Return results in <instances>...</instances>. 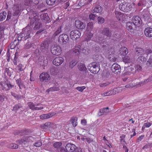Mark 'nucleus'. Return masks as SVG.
Segmentation results:
<instances>
[{
  "mask_svg": "<svg viewBox=\"0 0 152 152\" xmlns=\"http://www.w3.org/2000/svg\"><path fill=\"white\" fill-rule=\"evenodd\" d=\"M115 17L118 20H123L124 17V15L122 14L121 12L115 11Z\"/></svg>",
  "mask_w": 152,
  "mask_h": 152,
  "instance_id": "nucleus-30",
  "label": "nucleus"
},
{
  "mask_svg": "<svg viewBox=\"0 0 152 152\" xmlns=\"http://www.w3.org/2000/svg\"><path fill=\"white\" fill-rule=\"evenodd\" d=\"M68 35L65 34H63L60 35L58 38V42L61 44H64L66 43L69 40Z\"/></svg>",
  "mask_w": 152,
  "mask_h": 152,
  "instance_id": "nucleus-8",
  "label": "nucleus"
},
{
  "mask_svg": "<svg viewBox=\"0 0 152 152\" xmlns=\"http://www.w3.org/2000/svg\"><path fill=\"white\" fill-rule=\"evenodd\" d=\"M101 34L103 35V39L107 38H110L112 34V31L108 27H105L101 31Z\"/></svg>",
  "mask_w": 152,
  "mask_h": 152,
  "instance_id": "nucleus-3",
  "label": "nucleus"
},
{
  "mask_svg": "<svg viewBox=\"0 0 152 152\" xmlns=\"http://www.w3.org/2000/svg\"><path fill=\"white\" fill-rule=\"evenodd\" d=\"M56 114V113L53 112L50 113H48L43 114L40 116L41 119L43 120L49 118Z\"/></svg>",
  "mask_w": 152,
  "mask_h": 152,
  "instance_id": "nucleus-20",
  "label": "nucleus"
},
{
  "mask_svg": "<svg viewBox=\"0 0 152 152\" xmlns=\"http://www.w3.org/2000/svg\"><path fill=\"white\" fill-rule=\"evenodd\" d=\"M11 15L12 13L10 11H8L6 21H9L10 20H12L11 18Z\"/></svg>",
  "mask_w": 152,
  "mask_h": 152,
  "instance_id": "nucleus-62",
  "label": "nucleus"
},
{
  "mask_svg": "<svg viewBox=\"0 0 152 152\" xmlns=\"http://www.w3.org/2000/svg\"><path fill=\"white\" fill-rule=\"evenodd\" d=\"M119 8L121 11L125 12H127L129 11L127 4L126 3L121 4L119 5Z\"/></svg>",
  "mask_w": 152,
  "mask_h": 152,
  "instance_id": "nucleus-26",
  "label": "nucleus"
},
{
  "mask_svg": "<svg viewBox=\"0 0 152 152\" xmlns=\"http://www.w3.org/2000/svg\"><path fill=\"white\" fill-rule=\"evenodd\" d=\"M51 51L53 54L58 56L61 54V50L59 46L54 45L51 47Z\"/></svg>",
  "mask_w": 152,
  "mask_h": 152,
  "instance_id": "nucleus-7",
  "label": "nucleus"
},
{
  "mask_svg": "<svg viewBox=\"0 0 152 152\" xmlns=\"http://www.w3.org/2000/svg\"><path fill=\"white\" fill-rule=\"evenodd\" d=\"M76 146L71 143H68L65 146V148L66 150V152H73Z\"/></svg>",
  "mask_w": 152,
  "mask_h": 152,
  "instance_id": "nucleus-18",
  "label": "nucleus"
},
{
  "mask_svg": "<svg viewBox=\"0 0 152 152\" xmlns=\"http://www.w3.org/2000/svg\"><path fill=\"white\" fill-rule=\"evenodd\" d=\"M50 73L53 75H55L57 74V70L54 67H52L50 69Z\"/></svg>",
  "mask_w": 152,
  "mask_h": 152,
  "instance_id": "nucleus-55",
  "label": "nucleus"
},
{
  "mask_svg": "<svg viewBox=\"0 0 152 152\" xmlns=\"http://www.w3.org/2000/svg\"><path fill=\"white\" fill-rule=\"evenodd\" d=\"M24 5L25 6L31 7L32 5L31 0H25Z\"/></svg>",
  "mask_w": 152,
  "mask_h": 152,
  "instance_id": "nucleus-52",
  "label": "nucleus"
},
{
  "mask_svg": "<svg viewBox=\"0 0 152 152\" xmlns=\"http://www.w3.org/2000/svg\"><path fill=\"white\" fill-rule=\"evenodd\" d=\"M125 70L126 71V73L127 75H130L131 74H136L134 68L132 67L128 66L125 67Z\"/></svg>",
  "mask_w": 152,
  "mask_h": 152,
  "instance_id": "nucleus-17",
  "label": "nucleus"
},
{
  "mask_svg": "<svg viewBox=\"0 0 152 152\" xmlns=\"http://www.w3.org/2000/svg\"><path fill=\"white\" fill-rule=\"evenodd\" d=\"M18 145L15 143H11L9 145V148L11 149H16L18 148Z\"/></svg>",
  "mask_w": 152,
  "mask_h": 152,
  "instance_id": "nucleus-59",
  "label": "nucleus"
},
{
  "mask_svg": "<svg viewBox=\"0 0 152 152\" xmlns=\"http://www.w3.org/2000/svg\"><path fill=\"white\" fill-rule=\"evenodd\" d=\"M134 69L136 74H137L141 72L142 70V66L139 64L135 65L134 66Z\"/></svg>",
  "mask_w": 152,
  "mask_h": 152,
  "instance_id": "nucleus-32",
  "label": "nucleus"
},
{
  "mask_svg": "<svg viewBox=\"0 0 152 152\" xmlns=\"http://www.w3.org/2000/svg\"><path fill=\"white\" fill-rule=\"evenodd\" d=\"M22 8V6L21 4H14L12 7V15L13 16H17L20 12Z\"/></svg>",
  "mask_w": 152,
  "mask_h": 152,
  "instance_id": "nucleus-5",
  "label": "nucleus"
},
{
  "mask_svg": "<svg viewBox=\"0 0 152 152\" xmlns=\"http://www.w3.org/2000/svg\"><path fill=\"white\" fill-rule=\"evenodd\" d=\"M81 51L83 54L87 55L89 53L90 50L86 48H83L81 47Z\"/></svg>",
  "mask_w": 152,
  "mask_h": 152,
  "instance_id": "nucleus-44",
  "label": "nucleus"
},
{
  "mask_svg": "<svg viewBox=\"0 0 152 152\" xmlns=\"http://www.w3.org/2000/svg\"><path fill=\"white\" fill-rule=\"evenodd\" d=\"M7 7H10L13 4V1L12 0H6Z\"/></svg>",
  "mask_w": 152,
  "mask_h": 152,
  "instance_id": "nucleus-53",
  "label": "nucleus"
},
{
  "mask_svg": "<svg viewBox=\"0 0 152 152\" xmlns=\"http://www.w3.org/2000/svg\"><path fill=\"white\" fill-rule=\"evenodd\" d=\"M40 18L42 20L45 22H49L50 18L47 13L41 14L40 16Z\"/></svg>",
  "mask_w": 152,
  "mask_h": 152,
  "instance_id": "nucleus-24",
  "label": "nucleus"
},
{
  "mask_svg": "<svg viewBox=\"0 0 152 152\" xmlns=\"http://www.w3.org/2000/svg\"><path fill=\"white\" fill-rule=\"evenodd\" d=\"M150 80L149 78L147 79L146 80H144V81H142L138 83V84H137L138 86H142L145 83H148V82L150 81Z\"/></svg>",
  "mask_w": 152,
  "mask_h": 152,
  "instance_id": "nucleus-49",
  "label": "nucleus"
},
{
  "mask_svg": "<svg viewBox=\"0 0 152 152\" xmlns=\"http://www.w3.org/2000/svg\"><path fill=\"white\" fill-rule=\"evenodd\" d=\"M35 138V137L31 136H24L21 139L18 140L17 143L20 144L25 145L28 142L33 141Z\"/></svg>",
  "mask_w": 152,
  "mask_h": 152,
  "instance_id": "nucleus-4",
  "label": "nucleus"
},
{
  "mask_svg": "<svg viewBox=\"0 0 152 152\" xmlns=\"http://www.w3.org/2000/svg\"><path fill=\"white\" fill-rule=\"evenodd\" d=\"M75 26L78 29H83L85 28L86 24L85 23L77 20L75 22Z\"/></svg>",
  "mask_w": 152,
  "mask_h": 152,
  "instance_id": "nucleus-13",
  "label": "nucleus"
},
{
  "mask_svg": "<svg viewBox=\"0 0 152 152\" xmlns=\"http://www.w3.org/2000/svg\"><path fill=\"white\" fill-rule=\"evenodd\" d=\"M112 39L114 41H116L117 39H119L121 37L120 32L117 31H115L113 33L112 36Z\"/></svg>",
  "mask_w": 152,
  "mask_h": 152,
  "instance_id": "nucleus-27",
  "label": "nucleus"
},
{
  "mask_svg": "<svg viewBox=\"0 0 152 152\" xmlns=\"http://www.w3.org/2000/svg\"><path fill=\"white\" fill-rule=\"evenodd\" d=\"M7 13L4 11L0 13V21H2L4 20L6 17Z\"/></svg>",
  "mask_w": 152,
  "mask_h": 152,
  "instance_id": "nucleus-35",
  "label": "nucleus"
},
{
  "mask_svg": "<svg viewBox=\"0 0 152 152\" xmlns=\"http://www.w3.org/2000/svg\"><path fill=\"white\" fill-rule=\"evenodd\" d=\"M78 67L80 71H86L87 69L85 65L83 64L80 63L78 65Z\"/></svg>",
  "mask_w": 152,
  "mask_h": 152,
  "instance_id": "nucleus-34",
  "label": "nucleus"
},
{
  "mask_svg": "<svg viewBox=\"0 0 152 152\" xmlns=\"http://www.w3.org/2000/svg\"><path fill=\"white\" fill-rule=\"evenodd\" d=\"M0 84L2 87V90L4 91H8V89L5 86V85H6L5 82L1 81V82H0Z\"/></svg>",
  "mask_w": 152,
  "mask_h": 152,
  "instance_id": "nucleus-50",
  "label": "nucleus"
},
{
  "mask_svg": "<svg viewBox=\"0 0 152 152\" xmlns=\"http://www.w3.org/2000/svg\"><path fill=\"white\" fill-rule=\"evenodd\" d=\"M145 0H140L138 3L137 5L139 6H145Z\"/></svg>",
  "mask_w": 152,
  "mask_h": 152,
  "instance_id": "nucleus-58",
  "label": "nucleus"
},
{
  "mask_svg": "<svg viewBox=\"0 0 152 152\" xmlns=\"http://www.w3.org/2000/svg\"><path fill=\"white\" fill-rule=\"evenodd\" d=\"M93 23L92 22H89L87 24V31H89L93 29Z\"/></svg>",
  "mask_w": 152,
  "mask_h": 152,
  "instance_id": "nucleus-54",
  "label": "nucleus"
},
{
  "mask_svg": "<svg viewBox=\"0 0 152 152\" xmlns=\"http://www.w3.org/2000/svg\"><path fill=\"white\" fill-rule=\"evenodd\" d=\"M77 118L76 117H72L70 119V121L72 123L74 127H76L77 125V123L76 121H77Z\"/></svg>",
  "mask_w": 152,
  "mask_h": 152,
  "instance_id": "nucleus-37",
  "label": "nucleus"
},
{
  "mask_svg": "<svg viewBox=\"0 0 152 152\" xmlns=\"http://www.w3.org/2000/svg\"><path fill=\"white\" fill-rule=\"evenodd\" d=\"M144 33L145 36L148 37H152V28H145L144 31Z\"/></svg>",
  "mask_w": 152,
  "mask_h": 152,
  "instance_id": "nucleus-28",
  "label": "nucleus"
},
{
  "mask_svg": "<svg viewBox=\"0 0 152 152\" xmlns=\"http://www.w3.org/2000/svg\"><path fill=\"white\" fill-rule=\"evenodd\" d=\"M50 78L49 75L47 73L45 72L42 73L39 76L40 80L41 82L46 81L50 80Z\"/></svg>",
  "mask_w": 152,
  "mask_h": 152,
  "instance_id": "nucleus-12",
  "label": "nucleus"
},
{
  "mask_svg": "<svg viewBox=\"0 0 152 152\" xmlns=\"http://www.w3.org/2000/svg\"><path fill=\"white\" fill-rule=\"evenodd\" d=\"M120 53L121 55H125L128 53L127 48L124 47H121L120 50Z\"/></svg>",
  "mask_w": 152,
  "mask_h": 152,
  "instance_id": "nucleus-31",
  "label": "nucleus"
},
{
  "mask_svg": "<svg viewBox=\"0 0 152 152\" xmlns=\"http://www.w3.org/2000/svg\"><path fill=\"white\" fill-rule=\"evenodd\" d=\"M12 69V68H6L5 69V74L6 73L8 76L10 77L12 75L11 71Z\"/></svg>",
  "mask_w": 152,
  "mask_h": 152,
  "instance_id": "nucleus-46",
  "label": "nucleus"
},
{
  "mask_svg": "<svg viewBox=\"0 0 152 152\" xmlns=\"http://www.w3.org/2000/svg\"><path fill=\"white\" fill-rule=\"evenodd\" d=\"M135 53L136 55H141L143 52V50L141 48H136L134 50Z\"/></svg>",
  "mask_w": 152,
  "mask_h": 152,
  "instance_id": "nucleus-33",
  "label": "nucleus"
},
{
  "mask_svg": "<svg viewBox=\"0 0 152 152\" xmlns=\"http://www.w3.org/2000/svg\"><path fill=\"white\" fill-rule=\"evenodd\" d=\"M88 68L91 73L96 74L100 70L99 64L96 62H93L88 65Z\"/></svg>",
  "mask_w": 152,
  "mask_h": 152,
  "instance_id": "nucleus-2",
  "label": "nucleus"
},
{
  "mask_svg": "<svg viewBox=\"0 0 152 152\" xmlns=\"http://www.w3.org/2000/svg\"><path fill=\"white\" fill-rule=\"evenodd\" d=\"M62 143L60 142H56L53 145V146L54 147L56 148H60V146L62 145Z\"/></svg>",
  "mask_w": 152,
  "mask_h": 152,
  "instance_id": "nucleus-57",
  "label": "nucleus"
},
{
  "mask_svg": "<svg viewBox=\"0 0 152 152\" xmlns=\"http://www.w3.org/2000/svg\"><path fill=\"white\" fill-rule=\"evenodd\" d=\"M146 60V58L144 56H139L137 59V61L140 63H143Z\"/></svg>",
  "mask_w": 152,
  "mask_h": 152,
  "instance_id": "nucleus-47",
  "label": "nucleus"
},
{
  "mask_svg": "<svg viewBox=\"0 0 152 152\" xmlns=\"http://www.w3.org/2000/svg\"><path fill=\"white\" fill-rule=\"evenodd\" d=\"M132 21L135 26H140L142 24V20L139 16H135L132 18Z\"/></svg>",
  "mask_w": 152,
  "mask_h": 152,
  "instance_id": "nucleus-14",
  "label": "nucleus"
},
{
  "mask_svg": "<svg viewBox=\"0 0 152 152\" xmlns=\"http://www.w3.org/2000/svg\"><path fill=\"white\" fill-rule=\"evenodd\" d=\"M89 17L90 20H94L96 18V15L93 13H91L89 15Z\"/></svg>",
  "mask_w": 152,
  "mask_h": 152,
  "instance_id": "nucleus-61",
  "label": "nucleus"
},
{
  "mask_svg": "<svg viewBox=\"0 0 152 152\" xmlns=\"http://www.w3.org/2000/svg\"><path fill=\"white\" fill-rule=\"evenodd\" d=\"M61 32V26H60L58 28L57 30L53 34V36L54 37H55V36L58 35L59 34H60Z\"/></svg>",
  "mask_w": 152,
  "mask_h": 152,
  "instance_id": "nucleus-60",
  "label": "nucleus"
},
{
  "mask_svg": "<svg viewBox=\"0 0 152 152\" xmlns=\"http://www.w3.org/2000/svg\"><path fill=\"white\" fill-rule=\"evenodd\" d=\"M33 15L34 16L33 17L32 16L29 17V19H31L30 22V26L31 29L33 26L34 24H35L36 23L38 22L39 20V18L38 16L36 15V14L34 13Z\"/></svg>",
  "mask_w": 152,
  "mask_h": 152,
  "instance_id": "nucleus-10",
  "label": "nucleus"
},
{
  "mask_svg": "<svg viewBox=\"0 0 152 152\" xmlns=\"http://www.w3.org/2000/svg\"><path fill=\"white\" fill-rule=\"evenodd\" d=\"M136 28V26L132 22H129L126 23V28L128 31L132 32Z\"/></svg>",
  "mask_w": 152,
  "mask_h": 152,
  "instance_id": "nucleus-16",
  "label": "nucleus"
},
{
  "mask_svg": "<svg viewBox=\"0 0 152 152\" xmlns=\"http://www.w3.org/2000/svg\"><path fill=\"white\" fill-rule=\"evenodd\" d=\"M31 28L28 25L23 29L21 33L23 37L24 41L27 40V41L31 40V38L33 35V33H31Z\"/></svg>",
  "mask_w": 152,
  "mask_h": 152,
  "instance_id": "nucleus-1",
  "label": "nucleus"
},
{
  "mask_svg": "<svg viewBox=\"0 0 152 152\" xmlns=\"http://www.w3.org/2000/svg\"><path fill=\"white\" fill-rule=\"evenodd\" d=\"M124 62L125 63H129L132 61V59L129 56H125L123 59Z\"/></svg>",
  "mask_w": 152,
  "mask_h": 152,
  "instance_id": "nucleus-43",
  "label": "nucleus"
},
{
  "mask_svg": "<svg viewBox=\"0 0 152 152\" xmlns=\"http://www.w3.org/2000/svg\"><path fill=\"white\" fill-rule=\"evenodd\" d=\"M17 84L18 85L19 88L20 89H26V86L24 84L23 82L20 78L18 79L16 81Z\"/></svg>",
  "mask_w": 152,
  "mask_h": 152,
  "instance_id": "nucleus-23",
  "label": "nucleus"
},
{
  "mask_svg": "<svg viewBox=\"0 0 152 152\" xmlns=\"http://www.w3.org/2000/svg\"><path fill=\"white\" fill-rule=\"evenodd\" d=\"M48 42L47 41H44L41 45L40 49L42 51L45 52L48 50Z\"/></svg>",
  "mask_w": 152,
  "mask_h": 152,
  "instance_id": "nucleus-19",
  "label": "nucleus"
},
{
  "mask_svg": "<svg viewBox=\"0 0 152 152\" xmlns=\"http://www.w3.org/2000/svg\"><path fill=\"white\" fill-rule=\"evenodd\" d=\"M113 94V92L111 91H109L108 92L103 93L102 95L103 96H109L112 95Z\"/></svg>",
  "mask_w": 152,
  "mask_h": 152,
  "instance_id": "nucleus-63",
  "label": "nucleus"
},
{
  "mask_svg": "<svg viewBox=\"0 0 152 152\" xmlns=\"http://www.w3.org/2000/svg\"><path fill=\"white\" fill-rule=\"evenodd\" d=\"M81 35L80 32L77 30H73L70 33V37L73 40H76L77 39L79 38Z\"/></svg>",
  "mask_w": 152,
  "mask_h": 152,
  "instance_id": "nucleus-6",
  "label": "nucleus"
},
{
  "mask_svg": "<svg viewBox=\"0 0 152 152\" xmlns=\"http://www.w3.org/2000/svg\"><path fill=\"white\" fill-rule=\"evenodd\" d=\"M52 124L50 122H48L45 123V124L41 125L40 127L43 129H47L50 128L52 126Z\"/></svg>",
  "mask_w": 152,
  "mask_h": 152,
  "instance_id": "nucleus-29",
  "label": "nucleus"
},
{
  "mask_svg": "<svg viewBox=\"0 0 152 152\" xmlns=\"http://www.w3.org/2000/svg\"><path fill=\"white\" fill-rule=\"evenodd\" d=\"M46 2L48 5L52 6L55 4L56 0H46Z\"/></svg>",
  "mask_w": 152,
  "mask_h": 152,
  "instance_id": "nucleus-48",
  "label": "nucleus"
},
{
  "mask_svg": "<svg viewBox=\"0 0 152 152\" xmlns=\"http://www.w3.org/2000/svg\"><path fill=\"white\" fill-rule=\"evenodd\" d=\"M98 23L99 24L103 23L105 21L104 19L102 17H98L97 18Z\"/></svg>",
  "mask_w": 152,
  "mask_h": 152,
  "instance_id": "nucleus-51",
  "label": "nucleus"
},
{
  "mask_svg": "<svg viewBox=\"0 0 152 152\" xmlns=\"http://www.w3.org/2000/svg\"><path fill=\"white\" fill-rule=\"evenodd\" d=\"M22 107V106L20 104H16L13 107L12 110L16 111H17L20 108Z\"/></svg>",
  "mask_w": 152,
  "mask_h": 152,
  "instance_id": "nucleus-56",
  "label": "nucleus"
},
{
  "mask_svg": "<svg viewBox=\"0 0 152 152\" xmlns=\"http://www.w3.org/2000/svg\"><path fill=\"white\" fill-rule=\"evenodd\" d=\"M109 108L108 107L104 108L99 110L98 115L100 116L102 115H107L109 113Z\"/></svg>",
  "mask_w": 152,
  "mask_h": 152,
  "instance_id": "nucleus-22",
  "label": "nucleus"
},
{
  "mask_svg": "<svg viewBox=\"0 0 152 152\" xmlns=\"http://www.w3.org/2000/svg\"><path fill=\"white\" fill-rule=\"evenodd\" d=\"M77 62L74 60H72L69 63V68L72 69L77 64Z\"/></svg>",
  "mask_w": 152,
  "mask_h": 152,
  "instance_id": "nucleus-40",
  "label": "nucleus"
},
{
  "mask_svg": "<svg viewBox=\"0 0 152 152\" xmlns=\"http://www.w3.org/2000/svg\"><path fill=\"white\" fill-rule=\"evenodd\" d=\"M64 61V58L62 57H58L54 59L53 61V63L56 66H58L61 64Z\"/></svg>",
  "mask_w": 152,
  "mask_h": 152,
  "instance_id": "nucleus-15",
  "label": "nucleus"
},
{
  "mask_svg": "<svg viewBox=\"0 0 152 152\" xmlns=\"http://www.w3.org/2000/svg\"><path fill=\"white\" fill-rule=\"evenodd\" d=\"M110 75V72L107 70H105L102 73V76L104 78H107L109 77Z\"/></svg>",
  "mask_w": 152,
  "mask_h": 152,
  "instance_id": "nucleus-39",
  "label": "nucleus"
},
{
  "mask_svg": "<svg viewBox=\"0 0 152 152\" xmlns=\"http://www.w3.org/2000/svg\"><path fill=\"white\" fill-rule=\"evenodd\" d=\"M48 61L47 58L44 56H41L39 57L38 60V63L40 66H45L48 63Z\"/></svg>",
  "mask_w": 152,
  "mask_h": 152,
  "instance_id": "nucleus-9",
  "label": "nucleus"
},
{
  "mask_svg": "<svg viewBox=\"0 0 152 152\" xmlns=\"http://www.w3.org/2000/svg\"><path fill=\"white\" fill-rule=\"evenodd\" d=\"M30 130L28 129L19 130L17 131L15 133V134L23 136L24 134H28V133H30Z\"/></svg>",
  "mask_w": 152,
  "mask_h": 152,
  "instance_id": "nucleus-25",
  "label": "nucleus"
},
{
  "mask_svg": "<svg viewBox=\"0 0 152 152\" xmlns=\"http://www.w3.org/2000/svg\"><path fill=\"white\" fill-rule=\"evenodd\" d=\"M102 10V8L99 6H97L93 10V12L98 13L101 12Z\"/></svg>",
  "mask_w": 152,
  "mask_h": 152,
  "instance_id": "nucleus-36",
  "label": "nucleus"
},
{
  "mask_svg": "<svg viewBox=\"0 0 152 152\" xmlns=\"http://www.w3.org/2000/svg\"><path fill=\"white\" fill-rule=\"evenodd\" d=\"M31 40L27 41V42L26 44L25 48L26 49H28L34 45V44L33 43H31Z\"/></svg>",
  "mask_w": 152,
  "mask_h": 152,
  "instance_id": "nucleus-41",
  "label": "nucleus"
},
{
  "mask_svg": "<svg viewBox=\"0 0 152 152\" xmlns=\"http://www.w3.org/2000/svg\"><path fill=\"white\" fill-rule=\"evenodd\" d=\"M111 83L109 82H107L105 83H101L99 84V86L101 87H105L109 85Z\"/></svg>",
  "mask_w": 152,
  "mask_h": 152,
  "instance_id": "nucleus-64",
  "label": "nucleus"
},
{
  "mask_svg": "<svg viewBox=\"0 0 152 152\" xmlns=\"http://www.w3.org/2000/svg\"><path fill=\"white\" fill-rule=\"evenodd\" d=\"M81 46L80 45L76 46L73 49L72 54L75 56H78L81 51Z\"/></svg>",
  "mask_w": 152,
  "mask_h": 152,
  "instance_id": "nucleus-21",
  "label": "nucleus"
},
{
  "mask_svg": "<svg viewBox=\"0 0 152 152\" xmlns=\"http://www.w3.org/2000/svg\"><path fill=\"white\" fill-rule=\"evenodd\" d=\"M34 24L35 26L34 27V30L38 29L41 28L42 26L41 23L39 21L36 23Z\"/></svg>",
  "mask_w": 152,
  "mask_h": 152,
  "instance_id": "nucleus-38",
  "label": "nucleus"
},
{
  "mask_svg": "<svg viewBox=\"0 0 152 152\" xmlns=\"http://www.w3.org/2000/svg\"><path fill=\"white\" fill-rule=\"evenodd\" d=\"M112 71L115 73H120L121 70L120 66L117 63L113 64L111 67Z\"/></svg>",
  "mask_w": 152,
  "mask_h": 152,
  "instance_id": "nucleus-11",
  "label": "nucleus"
},
{
  "mask_svg": "<svg viewBox=\"0 0 152 152\" xmlns=\"http://www.w3.org/2000/svg\"><path fill=\"white\" fill-rule=\"evenodd\" d=\"M11 94L12 96L16 98L17 100L20 99H22L23 97V96L11 92Z\"/></svg>",
  "mask_w": 152,
  "mask_h": 152,
  "instance_id": "nucleus-45",
  "label": "nucleus"
},
{
  "mask_svg": "<svg viewBox=\"0 0 152 152\" xmlns=\"http://www.w3.org/2000/svg\"><path fill=\"white\" fill-rule=\"evenodd\" d=\"M108 58L109 59L110 61L113 62H115L116 61L117 59V56L115 55H114L113 56L111 55L109 56Z\"/></svg>",
  "mask_w": 152,
  "mask_h": 152,
  "instance_id": "nucleus-42",
  "label": "nucleus"
}]
</instances>
